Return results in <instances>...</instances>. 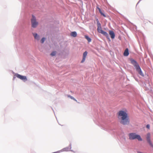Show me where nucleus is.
Masks as SVG:
<instances>
[{
  "label": "nucleus",
  "mask_w": 153,
  "mask_h": 153,
  "mask_svg": "<svg viewBox=\"0 0 153 153\" xmlns=\"http://www.w3.org/2000/svg\"><path fill=\"white\" fill-rule=\"evenodd\" d=\"M98 9L100 13L104 17H106V16L105 15V14L102 12V10L100 9V8L99 7H98Z\"/></svg>",
  "instance_id": "nucleus-13"
},
{
  "label": "nucleus",
  "mask_w": 153,
  "mask_h": 153,
  "mask_svg": "<svg viewBox=\"0 0 153 153\" xmlns=\"http://www.w3.org/2000/svg\"><path fill=\"white\" fill-rule=\"evenodd\" d=\"M146 23H147V22H147V21H144V23H145V24H146Z\"/></svg>",
  "instance_id": "nucleus-23"
},
{
  "label": "nucleus",
  "mask_w": 153,
  "mask_h": 153,
  "mask_svg": "<svg viewBox=\"0 0 153 153\" xmlns=\"http://www.w3.org/2000/svg\"><path fill=\"white\" fill-rule=\"evenodd\" d=\"M150 134L149 133H148L147 134L146 139L148 142L149 143L150 145L152 146H153L152 143L150 139Z\"/></svg>",
  "instance_id": "nucleus-6"
},
{
  "label": "nucleus",
  "mask_w": 153,
  "mask_h": 153,
  "mask_svg": "<svg viewBox=\"0 0 153 153\" xmlns=\"http://www.w3.org/2000/svg\"><path fill=\"white\" fill-rule=\"evenodd\" d=\"M77 33L75 31L72 32L71 33V36L74 37H76L77 36Z\"/></svg>",
  "instance_id": "nucleus-12"
},
{
  "label": "nucleus",
  "mask_w": 153,
  "mask_h": 153,
  "mask_svg": "<svg viewBox=\"0 0 153 153\" xmlns=\"http://www.w3.org/2000/svg\"><path fill=\"white\" fill-rule=\"evenodd\" d=\"M97 30L98 32L100 33L102 31V30L101 29V27H97Z\"/></svg>",
  "instance_id": "nucleus-15"
},
{
  "label": "nucleus",
  "mask_w": 153,
  "mask_h": 153,
  "mask_svg": "<svg viewBox=\"0 0 153 153\" xmlns=\"http://www.w3.org/2000/svg\"><path fill=\"white\" fill-rule=\"evenodd\" d=\"M32 26L33 28L36 27L38 25V23L36 21V19L35 16L32 15V18L31 19Z\"/></svg>",
  "instance_id": "nucleus-4"
},
{
  "label": "nucleus",
  "mask_w": 153,
  "mask_h": 153,
  "mask_svg": "<svg viewBox=\"0 0 153 153\" xmlns=\"http://www.w3.org/2000/svg\"><path fill=\"white\" fill-rule=\"evenodd\" d=\"M74 99H73V100H74L75 101H76V102H77V100H76V99H75L74 98Z\"/></svg>",
  "instance_id": "nucleus-22"
},
{
  "label": "nucleus",
  "mask_w": 153,
  "mask_h": 153,
  "mask_svg": "<svg viewBox=\"0 0 153 153\" xmlns=\"http://www.w3.org/2000/svg\"><path fill=\"white\" fill-rule=\"evenodd\" d=\"M117 116L120 123L121 124L123 125L129 124L130 120L127 110H120L117 113Z\"/></svg>",
  "instance_id": "nucleus-1"
},
{
  "label": "nucleus",
  "mask_w": 153,
  "mask_h": 153,
  "mask_svg": "<svg viewBox=\"0 0 153 153\" xmlns=\"http://www.w3.org/2000/svg\"><path fill=\"white\" fill-rule=\"evenodd\" d=\"M56 54V52H55V51H53L51 54V55L52 56H54Z\"/></svg>",
  "instance_id": "nucleus-16"
},
{
  "label": "nucleus",
  "mask_w": 153,
  "mask_h": 153,
  "mask_svg": "<svg viewBox=\"0 0 153 153\" xmlns=\"http://www.w3.org/2000/svg\"><path fill=\"white\" fill-rule=\"evenodd\" d=\"M146 128H148L149 129L150 128V125L149 124H148L146 125Z\"/></svg>",
  "instance_id": "nucleus-20"
},
{
  "label": "nucleus",
  "mask_w": 153,
  "mask_h": 153,
  "mask_svg": "<svg viewBox=\"0 0 153 153\" xmlns=\"http://www.w3.org/2000/svg\"><path fill=\"white\" fill-rule=\"evenodd\" d=\"M33 35L34 36V37L35 39H36L37 40H39V36L36 33H33Z\"/></svg>",
  "instance_id": "nucleus-11"
},
{
  "label": "nucleus",
  "mask_w": 153,
  "mask_h": 153,
  "mask_svg": "<svg viewBox=\"0 0 153 153\" xmlns=\"http://www.w3.org/2000/svg\"><path fill=\"white\" fill-rule=\"evenodd\" d=\"M97 27H101V25L100 22L99 23H97Z\"/></svg>",
  "instance_id": "nucleus-19"
},
{
  "label": "nucleus",
  "mask_w": 153,
  "mask_h": 153,
  "mask_svg": "<svg viewBox=\"0 0 153 153\" xmlns=\"http://www.w3.org/2000/svg\"><path fill=\"white\" fill-rule=\"evenodd\" d=\"M87 53L88 52L86 51H85L83 53V54L82 59L81 62V63H83L85 62Z\"/></svg>",
  "instance_id": "nucleus-7"
},
{
  "label": "nucleus",
  "mask_w": 153,
  "mask_h": 153,
  "mask_svg": "<svg viewBox=\"0 0 153 153\" xmlns=\"http://www.w3.org/2000/svg\"><path fill=\"white\" fill-rule=\"evenodd\" d=\"M96 21L97 22V23L99 22V20H98V19H97Z\"/></svg>",
  "instance_id": "nucleus-21"
},
{
  "label": "nucleus",
  "mask_w": 153,
  "mask_h": 153,
  "mask_svg": "<svg viewBox=\"0 0 153 153\" xmlns=\"http://www.w3.org/2000/svg\"><path fill=\"white\" fill-rule=\"evenodd\" d=\"M131 64L134 66L137 71L138 72V73L142 76H144V75L142 72L138 64L136 61L133 59H131Z\"/></svg>",
  "instance_id": "nucleus-2"
},
{
  "label": "nucleus",
  "mask_w": 153,
  "mask_h": 153,
  "mask_svg": "<svg viewBox=\"0 0 153 153\" xmlns=\"http://www.w3.org/2000/svg\"><path fill=\"white\" fill-rule=\"evenodd\" d=\"M100 33L105 36L107 38H109L108 35L106 32L102 30Z\"/></svg>",
  "instance_id": "nucleus-9"
},
{
  "label": "nucleus",
  "mask_w": 153,
  "mask_h": 153,
  "mask_svg": "<svg viewBox=\"0 0 153 153\" xmlns=\"http://www.w3.org/2000/svg\"><path fill=\"white\" fill-rule=\"evenodd\" d=\"M128 136L129 139L130 140H134L137 139L139 141H142V140L140 136L139 135L136 134L135 133H131L129 134Z\"/></svg>",
  "instance_id": "nucleus-3"
},
{
  "label": "nucleus",
  "mask_w": 153,
  "mask_h": 153,
  "mask_svg": "<svg viewBox=\"0 0 153 153\" xmlns=\"http://www.w3.org/2000/svg\"><path fill=\"white\" fill-rule=\"evenodd\" d=\"M45 38H43L41 40V43H43L45 41Z\"/></svg>",
  "instance_id": "nucleus-17"
},
{
  "label": "nucleus",
  "mask_w": 153,
  "mask_h": 153,
  "mask_svg": "<svg viewBox=\"0 0 153 153\" xmlns=\"http://www.w3.org/2000/svg\"><path fill=\"white\" fill-rule=\"evenodd\" d=\"M85 38L89 42H91V39L87 36H85Z\"/></svg>",
  "instance_id": "nucleus-14"
},
{
  "label": "nucleus",
  "mask_w": 153,
  "mask_h": 153,
  "mask_svg": "<svg viewBox=\"0 0 153 153\" xmlns=\"http://www.w3.org/2000/svg\"><path fill=\"white\" fill-rule=\"evenodd\" d=\"M109 34L111 39H113L114 38L115 35L114 32L113 31L110 30L109 31Z\"/></svg>",
  "instance_id": "nucleus-8"
},
{
  "label": "nucleus",
  "mask_w": 153,
  "mask_h": 153,
  "mask_svg": "<svg viewBox=\"0 0 153 153\" xmlns=\"http://www.w3.org/2000/svg\"><path fill=\"white\" fill-rule=\"evenodd\" d=\"M67 96L68 97L70 98L71 99H73V100L74 99V97H72L70 95H68Z\"/></svg>",
  "instance_id": "nucleus-18"
},
{
  "label": "nucleus",
  "mask_w": 153,
  "mask_h": 153,
  "mask_svg": "<svg viewBox=\"0 0 153 153\" xmlns=\"http://www.w3.org/2000/svg\"><path fill=\"white\" fill-rule=\"evenodd\" d=\"M16 77L18 78L25 82L27 80L26 77L25 76H23L19 74H16Z\"/></svg>",
  "instance_id": "nucleus-5"
},
{
  "label": "nucleus",
  "mask_w": 153,
  "mask_h": 153,
  "mask_svg": "<svg viewBox=\"0 0 153 153\" xmlns=\"http://www.w3.org/2000/svg\"><path fill=\"white\" fill-rule=\"evenodd\" d=\"M129 54L128 51V48H126L125 51L123 53L124 56H127Z\"/></svg>",
  "instance_id": "nucleus-10"
}]
</instances>
